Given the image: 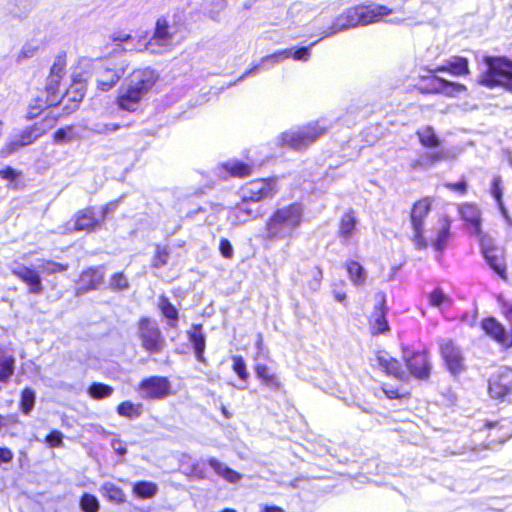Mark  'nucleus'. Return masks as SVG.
I'll list each match as a JSON object with an SVG mask.
<instances>
[{
	"label": "nucleus",
	"mask_w": 512,
	"mask_h": 512,
	"mask_svg": "<svg viewBox=\"0 0 512 512\" xmlns=\"http://www.w3.org/2000/svg\"><path fill=\"white\" fill-rule=\"evenodd\" d=\"M158 80V74L151 68L133 70L121 86L116 98L118 107L128 112L138 109Z\"/></svg>",
	"instance_id": "obj_1"
},
{
	"label": "nucleus",
	"mask_w": 512,
	"mask_h": 512,
	"mask_svg": "<svg viewBox=\"0 0 512 512\" xmlns=\"http://www.w3.org/2000/svg\"><path fill=\"white\" fill-rule=\"evenodd\" d=\"M392 13L393 9L377 3L350 7L334 19L330 31L326 33L325 37L357 26H367L380 22Z\"/></svg>",
	"instance_id": "obj_2"
},
{
	"label": "nucleus",
	"mask_w": 512,
	"mask_h": 512,
	"mask_svg": "<svg viewBox=\"0 0 512 512\" xmlns=\"http://www.w3.org/2000/svg\"><path fill=\"white\" fill-rule=\"evenodd\" d=\"M276 191L274 179H257L245 184L241 188L242 203L229 212V220L232 224L238 225L255 217L257 212L249 209L247 203L271 198Z\"/></svg>",
	"instance_id": "obj_3"
},
{
	"label": "nucleus",
	"mask_w": 512,
	"mask_h": 512,
	"mask_svg": "<svg viewBox=\"0 0 512 512\" xmlns=\"http://www.w3.org/2000/svg\"><path fill=\"white\" fill-rule=\"evenodd\" d=\"M303 207L293 203L275 210L266 222V237L269 240L291 239L303 221Z\"/></svg>",
	"instance_id": "obj_4"
},
{
	"label": "nucleus",
	"mask_w": 512,
	"mask_h": 512,
	"mask_svg": "<svg viewBox=\"0 0 512 512\" xmlns=\"http://www.w3.org/2000/svg\"><path fill=\"white\" fill-rule=\"evenodd\" d=\"M327 131L328 125L325 120L312 121L304 126L282 132L276 138V143L281 147L302 150L308 148Z\"/></svg>",
	"instance_id": "obj_5"
},
{
	"label": "nucleus",
	"mask_w": 512,
	"mask_h": 512,
	"mask_svg": "<svg viewBox=\"0 0 512 512\" xmlns=\"http://www.w3.org/2000/svg\"><path fill=\"white\" fill-rule=\"evenodd\" d=\"M488 71L481 76L480 83L487 87L502 86L512 91V61L504 57H488Z\"/></svg>",
	"instance_id": "obj_6"
},
{
	"label": "nucleus",
	"mask_w": 512,
	"mask_h": 512,
	"mask_svg": "<svg viewBox=\"0 0 512 512\" xmlns=\"http://www.w3.org/2000/svg\"><path fill=\"white\" fill-rule=\"evenodd\" d=\"M498 301L502 306V312L510 322V331L495 318H486L481 322L483 331L497 343L504 347H512V301L505 300L502 295L498 297Z\"/></svg>",
	"instance_id": "obj_7"
},
{
	"label": "nucleus",
	"mask_w": 512,
	"mask_h": 512,
	"mask_svg": "<svg viewBox=\"0 0 512 512\" xmlns=\"http://www.w3.org/2000/svg\"><path fill=\"white\" fill-rule=\"evenodd\" d=\"M56 121V116L47 115L41 123H35L33 126L26 128L17 138L6 144L0 151V156L7 157L19 148L32 144L54 127Z\"/></svg>",
	"instance_id": "obj_8"
},
{
	"label": "nucleus",
	"mask_w": 512,
	"mask_h": 512,
	"mask_svg": "<svg viewBox=\"0 0 512 512\" xmlns=\"http://www.w3.org/2000/svg\"><path fill=\"white\" fill-rule=\"evenodd\" d=\"M97 88L103 92L111 90L125 74L126 61L99 60L93 64Z\"/></svg>",
	"instance_id": "obj_9"
},
{
	"label": "nucleus",
	"mask_w": 512,
	"mask_h": 512,
	"mask_svg": "<svg viewBox=\"0 0 512 512\" xmlns=\"http://www.w3.org/2000/svg\"><path fill=\"white\" fill-rule=\"evenodd\" d=\"M432 199L426 197L417 201L411 210L410 222L412 227L411 240L417 249H424L428 242L424 236V220L430 212Z\"/></svg>",
	"instance_id": "obj_10"
},
{
	"label": "nucleus",
	"mask_w": 512,
	"mask_h": 512,
	"mask_svg": "<svg viewBox=\"0 0 512 512\" xmlns=\"http://www.w3.org/2000/svg\"><path fill=\"white\" fill-rule=\"evenodd\" d=\"M144 51L151 53H162L170 49L177 41L175 28L168 26L166 20L159 19L156 23L154 35L149 41L147 36L143 35Z\"/></svg>",
	"instance_id": "obj_11"
},
{
	"label": "nucleus",
	"mask_w": 512,
	"mask_h": 512,
	"mask_svg": "<svg viewBox=\"0 0 512 512\" xmlns=\"http://www.w3.org/2000/svg\"><path fill=\"white\" fill-rule=\"evenodd\" d=\"M138 392L143 399H164L172 394V385L166 377L152 376L140 382Z\"/></svg>",
	"instance_id": "obj_12"
},
{
	"label": "nucleus",
	"mask_w": 512,
	"mask_h": 512,
	"mask_svg": "<svg viewBox=\"0 0 512 512\" xmlns=\"http://www.w3.org/2000/svg\"><path fill=\"white\" fill-rule=\"evenodd\" d=\"M138 335L141 340V345L145 350L151 353H157L163 349L165 340L155 322L147 318L141 319L139 321Z\"/></svg>",
	"instance_id": "obj_13"
},
{
	"label": "nucleus",
	"mask_w": 512,
	"mask_h": 512,
	"mask_svg": "<svg viewBox=\"0 0 512 512\" xmlns=\"http://www.w3.org/2000/svg\"><path fill=\"white\" fill-rule=\"evenodd\" d=\"M512 391V368H499L489 380V394L493 398H503Z\"/></svg>",
	"instance_id": "obj_14"
},
{
	"label": "nucleus",
	"mask_w": 512,
	"mask_h": 512,
	"mask_svg": "<svg viewBox=\"0 0 512 512\" xmlns=\"http://www.w3.org/2000/svg\"><path fill=\"white\" fill-rule=\"evenodd\" d=\"M403 358L411 375L415 378L424 379L429 376L430 361L424 352H404Z\"/></svg>",
	"instance_id": "obj_15"
},
{
	"label": "nucleus",
	"mask_w": 512,
	"mask_h": 512,
	"mask_svg": "<svg viewBox=\"0 0 512 512\" xmlns=\"http://www.w3.org/2000/svg\"><path fill=\"white\" fill-rule=\"evenodd\" d=\"M99 223V220L95 217L94 210L92 208H87L79 211L74 216L73 222L66 225L64 232H92L99 226Z\"/></svg>",
	"instance_id": "obj_16"
},
{
	"label": "nucleus",
	"mask_w": 512,
	"mask_h": 512,
	"mask_svg": "<svg viewBox=\"0 0 512 512\" xmlns=\"http://www.w3.org/2000/svg\"><path fill=\"white\" fill-rule=\"evenodd\" d=\"M453 157H455V155L446 148L431 150L423 156L411 161L410 167L413 170L427 169L437 162L446 161Z\"/></svg>",
	"instance_id": "obj_17"
},
{
	"label": "nucleus",
	"mask_w": 512,
	"mask_h": 512,
	"mask_svg": "<svg viewBox=\"0 0 512 512\" xmlns=\"http://www.w3.org/2000/svg\"><path fill=\"white\" fill-rule=\"evenodd\" d=\"M72 84L66 90L64 97L68 101L74 102V107L79 103L85 95V82L87 81L89 74L86 70L77 72L76 70L72 73Z\"/></svg>",
	"instance_id": "obj_18"
},
{
	"label": "nucleus",
	"mask_w": 512,
	"mask_h": 512,
	"mask_svg": "<svg viewBox=\"0 0 512 512\" xmlns=\"http://www.w3.org/2000/svg\"><path fill=\"white\" fill-rule=\"evenodd\" d=\"M375 361L378 367L387 375L393 376L400 380L405 379L406 372L402 369L399 361L391 357L387 352L378 351L376 353Z\"/></svg>",
	"instance_id": "obj_19"
},
{
	"label": "nucleus",
	"mask_w": 512,
	"mask_h": 512,
	"mask_svg": "<svg viewBox=\"0 0 512 512\" xmlns=\"http://www.w3.org/2000/svg\"><path fill=\"white\" fill-rule=\"evenodd\" d=\"M441 353L448 369L453 373H459L463 368V357L459 348L451 341H445L441 345Z\"/></svg>",
	"instance_id": "obj_20"
},
{
	"label": "nucleus",
	"mask_w": 512,
	"mask_h": 512,
	"mask_svg": "<svg viewBox=\"0 0 512 512\" xmlns=\"http://www.w3.org/2000/svg\"><path fill=\"white\" fill-rule=\"evenodd\" d=\"M13 274L21 279L29 287V292L40 294L43 291L41 277L39 273L27 266H19L12 270Z\"/></svg>",
	"instance_id": "obj_21"
},
{
	"label": "nucleus",
	"mask_w": 512,
	"mask_h": 512,
	"mask_svg": "<svg viewBox=\"0 0 512 512\" xmlns=\"http://www.w3.org/2000/svg\"><path fill=\"white\" fill-rule=\"evenodd\" d=\"M143 38L145 37L142 34L132 36L124 31L114 32L111 36L112 41L117 46L123 44L122 50L128 52L144 51Z\"/></svg>",
	"instance_id": "obj_22"
},
{
	"label": "nucleus",
	"mask_w": 512,
	"mask_h": 512,
	"mask_svg": "<svg viewBox=\"0 0 512 512\" xmlns=\"http://www.w3.org/2000/svg\"><path fill=\"white\" fill-rule=\"evenodd\" d=\"M482 242V250L484 257L490 267L502 278L506 279V267L503 262V252L500 249L489 247L485 244L483 240Z\"/></svg>",
	"instance_id": "obj_23"
},
{
	"label": "nucleus",
	"mask_w": 512,
	"mask_h": 512,
	"mask_svg": "<svg viewBox=\"0 0 512 512\" xmlns=\"http://www.w3.org/2000/svg\"><path fill=\"white\" fill-rule=\"evenodd\" d=\"M216 173L222 178H226L229 175L246 177L251 173V166L238 160H229L217 166Z\"/></svg>",
	"instance_id": "obj_24"
},
{
	"label": "nucleus",
	"mask_w": 512,
	"mask_h": 512,
	"mask_svg": "<svg viewBox=\"0 0 512 512\" xmlns=\"http://www.w3.org/2000/svg\"><path fill=\"white\" fill-rule=\"evenodd\" d=\"M459 212L462 219L470 225L471 232L475 235L481 236V213L478 207L476 205L466 203L460 206Z\"/></svg>",
	"instance_id": "obj_25"
},
{
	"label": "nucleus",
	"mask_w": 512,
	"mask_h": 512,
	"mask_svg": "<svg viewBox=\"0 0 512 512\" xmlns=\"http://www.w3.org/2000/svg\"><path fill=\"white\" fill-rule=\"evenodd\" d=\"M287 59V52L283 50L276 51L270 55L264 56L260 61L249 69L240 79H243L247 74L255 73L257 71H263L273 68L279 63H282Z\"/></svg>",
	"instance_id": "obj_26"
},
{
	"label": "nucleus",
	"mask_w": 512,
	"mask_h": 512,
	"mask_svg": "<svg viewBox=\"0 0 512 512\" xmlns=\"http://www.w3.org/2000/svg\"><path fill=\"white\" fill-rule=\"evenodd\" d=\"M434 82L435 84L432 90L434 92L442 93L447 96L455 97L466 90V87L464 85L457 82L446 80L440 76H435Z\"/></svg>",
	"instance_id": "obj_27"
},
{
	"label": "nucleus",
	"mask_w": 512,
	"mask_h": 512,
	"mask_svg": "<svg viewBox=\"0 0 512 512\" xmlns=\"http://www.w3.org/2000/svg\"><path fill=\"white\" fill-rule=\"evenodd\" d=\"M433 72H449L452 75L459 76L468 73V62L462 57H453L442 65L436 66Z\"/></svg>",
	"instance_id": "obj_28"
},
{
	"label": "nucleus",
	"mask_w": 512,
	"mask_h": 512,
	"mask_svg": "<svg viewBox=\"0 0 512 512\" xmlns=\"http://www.w3.org/2000/svg\"><path fill=\"white\" fill-rule=\"evenodd\" d=\"M345 267L348 278L354 286L360 287L366 283L367 272L359 262L354 260L347 261Z\"/></svg>",
	"instance_id": "obj_29"
},
{
	"label": "nucleus",
	"mask_w": 512,
	"mask_h": 512,
	"mask_svg": "<svg viewBox=\"0 0 512 512\" xmlns=\"http://www.w3.org/2000/svg\"><path fill=\"white\" fill-rule=\"evenodd\" d=\"M357 220L353 213H345L339 224L338 235L344 244H348L356 229Z\"/></svg>",
	"instance_id": "obj_30"
},
{
	"label": "nucleus",
	"mask_w": 512,
	"mask_h": 512,
	"mask_svg": "<svg viewBox=\"0 0 512 512\" xmlns=\"http://www.w3.org/2000/svg\"><path fill=\"white\" fill-rule=\"evenodd\" d=\"M450 232V221L446 217L439 219L437 227L435 228V236L431 239L432 245L437 250H442L448 241Z\"/></svg>",
	"instance_id": "obj_31"
},
{
	"label": "nucleus",
	"mask_w": 512,
	"mask_h": 512,
	"mask_svg": "<svg viewBox=\"0 0 512 512\" xmlns=\"http://www.w3.org/2000/svg\"><path fill=\"white\" fill-rule=\"evenodd\" d=\"M417 136L422 146L433 150L440 149V138L432 126H424L417 130Z\"/></svg>",
	"instance_id": "obj_32"
},
{
	"label": "nucleus",
	"mask_w": 512,
	"mask_h": 512,
	"mask_svg": "<svg viewBox=\"0 0 512 512\" xmlns=\"http://www.w3.org/2000/svg\"><path fill=\"white\" fill-rule=\"evenodd\" d=\"M429 304L441 312L450 308L453 304V299L450 295L445 293L441 288H435L428 294Z\"/></svg>",
	"instance_id": "obj_33"
},
{
	"label": "nucleus",
	"mask_w": 512,
	"mask_h": 512,
	"mask_svg": "<svg viewBox=\"0 0 512 512\" xmlns=\"http://www.w3.org/2000/svg\"><path fill=\"white\" fill-rule=\"evenodd\" d=\"M256 376L262 381V383L272 390H278L280 388V381L278 377L270 371V369L264 364H257L255 366Z\"/></svg>",
	"instance_id": "obj_34"
},
{
	"label": "nucleus",
	"mask_w": 512,
	"mask_h": 512,
	"mask_svg": "<svg viewBox=\"0 0 512 512\" xmlns=\"http://www.w3.org/2000/svg\"><path fill=\"white\" fill-rule=\"evenodd\" d=\"M491 193L494 196V198L497 200L498 207L500 209V212L502 216L504 217L505 221L509 226H512V219L508 214L507 209L504 206L502 195H503V188H502V179L499 176H495L493 178L492 182V188Z\"/></svg>",
	"instance_id": "obj_35"
},
{
	"label": "nucleus",
	"mask_w": 512,
	"mask_h": 512,
	"mask_svg": "<svg viewBox=\"0 0 512 512\" xmlns=\"http://www.w3.org/2000/svg\"><path fill=\"white\" fill-rule=\"evenodd\" d=\"M103 280V273L100 269H89L80 278L81 289H95Z\"/></svg>",
	"instance_id": "obj_36"
},
{
	"label": "nucleus",
	"mask_w": 512,
	"mask_h": 512,
	"mask_svg": "<svg viewBox=\"0 0 512 512\" xmlns=\"http://www.w3.org/2000/svg\"><path fill=\"white\" fill-rule=\"evenodd\" d=\"M209 465L219 476L230 483H237L241 479V475L238 472L230 469L226 465L219 462L217 459H209Z\"/></svg>",
	"instance_id": "obj_37"
},
{
	"label": "nucleus",
	"mask_w": 512,
	"mask_h": 512,
	"mask_svg": "<svg viewBox=\"0 0 512 512\" xmlns=\"http://www.w3.org/2000/svg\"><path fill=\"white\" fill-rule=\"evenodd\" d=\"M15 359L0 349V382H7L14 373Z\"/></svg>",
	"instance_id": "obj_38"
},
{
	"label": "nucleus",
	"mask_w": 512,
	"mask_h": 512,
	"mask_svg": "<svg viewBox=\"0 0 512 512\" xmlns=\"http://www.w3.org/2000/svg\"><path fill=\"white\" fill-rule=\"evenodd\" d=\"M371 333L382 334L389 330L388 322L385 317V312L382 308L376 309L371 319Z\"/></svg>",
	"instance_id": "obj_39"
},
{
	"label": "nucleus",
	"mask_w": 512,
	"mask_h": 512,
	"mask_svg": "<svg viewBox=\"0 0 512 512\" xmlns=\"http://www.w3.org/2000/svg\"><path fill=\"white\" fill-rule=\"evenodd\" d=\"M189 338L194 346L197 359L199 361H203V354L205 350V337L201 332L199 326L193 327V330L189 333Z\"/></svg>",
	"instance_id": "obj_40"
},
{
	"label": "nucleus",
	"mask_w": 512,
	"mask_h": 512,
	"mask_svg": "<svg viewBox=\"0 0 512 512\" xmlns=\"http://www.w3.org/2000/svg\"><path fill=\"white\" fill-rule=\"evenodd\" d=\"M158 491V487L153 482L140 481L133 485V492L140 498H152Z\"/></svg>",
	"instance_id": "obj_41"
},
{
	"label": "nucleus",
	"mask_w": 512,
	"mask_h": 512,
	"mask_svg": "<svg viewBox=\"0 0 512 512\" xmlns=\"http://www.w3.org/2000/svg\"><path fill=\"white\" fill-rule=\"evenodd\" d=\"M113 387L95 382L88 388V394L95 400H101L110 397L113 394Z\"/></svg>",
	"instance_id": "obj_42"
},
{
	"label": "nucleus",
	"mask_w": 512,
	"mask_h": 512,
	"mask_svg": "<svg viewBox=\"0 0 512 512\" xmlns=\"http://www.w3.org/2000/svg\"><path fill=\"white\" fill-rule=\"evenodd\" d=\"M101 493L108 500L114 501L116 503H122L125 500V495L122 489L110 482L102 485Z\"/></svg>",
	"instance_id": "obj_43"
},
{
	"label": "nucleus",
	"mask_w": 512,
	"mask_h": 512,
	"mask_svg": "<svg viewBox=\"0 0 512 512\" xmlns=\"http://www.w3.org/2000/svg\"><path fill=\"white\" fill-rule=\"evenodd\" d=\"M57 103H48V97L46 96L45 99H43L41 96L36 97L32 102L29 104L28 111H27V118L33 119L36 118L45 108L56 105Z\"/></svg>",
	"instance_id": "obj_44"
},
{
	"label": "nucleus",
	"mask_w": 512,
	"mask_h": 512,
	"mask_svg": "<svg viewBox=\"0 0 512 512\" xmlns=\"http://www.w3.org/2000/svg\"><path fill=\"white\" fill-rule=\"evenodd\" d=\"M117 412L123 417L137 418L142 413V405L134 404L130 401H124L118 405Z\"/></svg>",
	"instance_id": "obj_45"
},
{
	"label": "nucleus",
	"mask_w": 512,
	"mask_h": 512,
	"mask_svg": "<svg viewBox=\"0 0 512 512\" xmlns=\"http://www.w3.org/2000/svg\"><path fill=\"white\" fill-rule=\"evenodd\" d=\"M60 81H52V76L49 75L46 84V93L48 97V103H59L62 94L59 90Z\"/></svg>",
	"instance_id": "obj_46"
},
{
	"label": "nucleus",
	"mask_w": 512,
	"mask_h": 512,
	"mask_svg": "<svg viewBox=\"0 0 512 512\" xmlns=\"http://www.w3.org/2000/svg\"><path fill=\"white\" fill-rule=\"evenodd\" d=\"M66 68V60L64 56H57L54 60V63L50 69V76H52V81H61L63 75L65 74Z\"/></svg>",
	"instance_id": "obj_47"
},
{
	"label": "nucleus",
	"mask_w": 512,
	"mask_h": 512,
	"mask_svg": "<svg viewBox=\"0 0 512 512\" xmlns=\"http://www.w3.org/2000/svg\"><path fill=\"white\" fill-rule=\"evenodd\" d=\"M284 52H287V59L292 58L295 61L306 62L311 56L310 47L287 48Z\"/></svg>",
	"instance_id": "obj_48"
},
{
	"label": "nucleus",
	"mask_w": 512,
	"mask_h": 512,
	"mask_svg": "<svg viewBox=\"0 0 512 512\" xmlns=\"http://www.w3.org/2000/svg\"><path fill=\"white\" fill-rule=\"evenodd\" d=\"M158 305H159V308H160L162 314L167 319L172 320V321L177 320L178 312H177L176 308L174 307V305H172L166 297L161 296L159 298Z\"/></svg>",
	"instance_id": "obj_49"
},
{
	"label": "nucleus",
	"mask_w": 512,
	"mask_h": 512,
	"mask_svg": "<svg viewBox=\"0 0 512 512\" xmlns=\"http://www.w3.org/2000/svg\"><path fill=\"white\" fill-rule=\"evenodd\" d=\"M80 507L84 512H98L99 501L94 495L86 493L81 497Z\"/></svg>",
	"instance_id": "obj_50"
},
{
	"label": "nucleus",
	"mask_w": 512,
	"mask_h": 512,
	"mask_svg": "<svg viewBox=\"0 0 512 512\" xmlns=\"http://www.w3.org/2000/svg\"><path fill=\"white\" fill-rule=\"evenodd\" d=\"M34 401V392L28 388L24 389L21 394V408L25 414H28L32 410L34 406Z\"/></svg>",
	"instance_id": "obj_51"
},
{
	"label": "nucleus",
	"mask_w": 512,
	"mask_h": 512,
	"mask_svg": "<svg viewBox=\"0 0 512 512\" xmlns=\"http://www.w3.org/2000/svg\"><path fill=\"white\" fill-rule=\"evenodd\" d=\"M73 140L74 135L72 127L61 128L54 133V142L57 144L69 143Z\"/></svg>",
	"instance_id": "obj_52"
},
{
	"label": "nucleus",
	"mask_w": 512,
	"mask_h": 512,
	"mask_svg": "<svg viewBox=\"0 0 512 512\" xmlns=\"http://www.w3.org/2000/svg\"><path fill=\"white\" fill-rule=\"evenodd\" d=\"M233 371L241 378L246 381L248 379V372L246 369V364L244 359L241 356H233Z\"/></svg>",
	"instance_id": "obj_53"
},
{
	"label": "nucleus",
	"mask_w": 512,
	"mask_h": 512,
	"mask_svg": "<svg viewBox=\"0 0 512 512\" xmlns=\"http://www.w3.org/2000/svg\"><path fill=\"white\" fill-rule=\"evenodd\" d=\"M120 125L117 123H95L91 131L96 134H110L118 131Z\"/></svg>",
	"instance_id": "obj_54"
},
{
	"label": "nucleus",
	"mask_w": 512,
	"mask_h": 512,
	"mask_svg": "<svg viewBox=\"0 0 512 512\" xmlns=\"http://www.w3.org/2000/svg\"><path fill=\"white\" fill-rule=\"evenodd\" d=\"M66 266L62 265L60 263L52 262V261H46L41 266V269L43 272H46L48 274H55L66 270Z\"/></svg>",
	"instance_id": "obj_55"
},
{
	"label": "nucleus",
	"mask_w": 512,
	"mask_h": 512,
	"mask_svg": "<svg viewBox=\"0 0 512 512\" xmlns=\"http://www.w3.org/2000/svg\"><path fill=\"white\" fill-rule=\"evenodd\" d=\"M46 443L49 447H61L63 444L62 441V433L59 431H52L47 437H46Z\"/></svg>",
	"instance_id": "obj_56"
},
{
	"label": "nucleus",
	"mask_w": 512,
	"mask_h": 512,
	"mask_svg": "<svg viewBox=\"0 0 512 512\" xmlns=\"http://www.w3.org/2000/svg\"><path fill=\"white\" fill-rule=\"evenodd\" d=\"M111 286L114 289H125L128 287V280L123 274L117 273L111 279Z\"/></svg>",
	"instance_id": "obj_57"
},
{
	"label": "nucleus",
	"mask_w": 512,
	"mask_h": 512,
	"mask_svg": "<svg viewBox=\"0 0 512 512\" xmlns=\"http://www.w3.org/2000/svg\"><path fill=\"white\" fill-rule=\"evenodd\" d=\"M168 260V252L166 249L157 248L156 254L153 260V266L161 267L167 263Z\"/></svg>",
	"instance_id": "obj_58"
},
{
	"label": "nucleus",
	"mask_w": 512,
	"mask_h": 512,
	"mask_svg": "<svg viewBox=\"0 0 512 512\" xmlns=\"http://www.w3.org/2000/svg\"><path fill=\"white\" fill-rule=\"evenodd\" d=\"M220 253L223 257L230 259L233 256V247L227 239H221L219 244Z\"/></svg>",
	"instance_id": "obj_59"
},
{
	"label": "nucleus",
	"mask_w": 512,
	"mask_h": 512,
	"mask_svg": "<svg viewBox=\"0 0 512 512\" xmlns=\"http://www.w3.org/2000/svg\"><path fill=\"white\" fill-rule=\"evenodd\" d=\"M19 176V172L10 166L0 169V177L5 180L14 181Z\"/></svg>",
	"instance_id": "obj_60"
},
{
	"label": "nucleus",
	"mask_w": 512,
	"mask_h": 512,
	"mask_svg": "<svg viewBox=\"0 0 512 512\" xmlns=\"http://www.w3.org/2000/svg\"><path fill=\"white\" fill-rule=\"evenodd\" d=\"M13 459V453L8 448L0 447V465L3 463H9Z\"/></svg>",
	"instance_id": "obj_61"
},
{
	"label": "nucleus",
	"mask_w": 512,
	"mask_h": 512,
	"mask_svg": "<svg viewBox=\"0 0 512 512\" xmlns=\"http://www.w3.org/2000/svg\"><path fill=\"white\" fill-rule=\"evenodd\" d=\"M448 188L452 189V190H455V191H458L462 194L465 193L466 191V183L461 181V182H457V183H449L446 185Z\"/></svg>",
	"instance_id": "obj_62"
},
{
	"label": "nucleus",
	"mask_w": 512,
	"mask_h": 512,
	"mask_svg": "<svg viewBox=\"0 0 512 512\" xmlns=\"http://www.w3.org/2000/svg\"><path fill=\"white\" fill-rule=\"evenodd\" d=\"M333 296H334L335 300L340 303H343L346 300V293L341 290L334 289Z\"/></svg>",
	"instance_id": "obj_63"
},
{
	"label": "nucleus",
	"mask_w": 512,
	"mask_h": 512,
	"mask_svg": "<svg viewBox=\"0 0 512 512\" xmlns=\"http://www.w3.org/2000/svg\"><path fill=\"white\" fill-rule=\"evenodd\" d=\"M261 512H284L281 507L265 505L262 507Z\"/></svg>",
	"instance_id": "obj_64"
}]
</instances>
